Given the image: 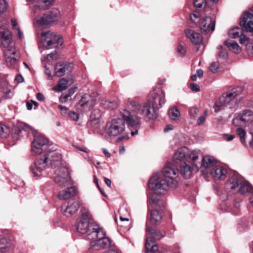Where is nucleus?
Returning a JSON list of instances; mask_svg holds the SVG:
<instances>
[{
    "mask_svg": "<svg viewBox=\"0 0 253 253\" xmlns=\"http://www.w3.org/2000/svg\"><path fill=\"white\" fill-rule=\"evenodd\" d=\"M80 207L78 201L69 202L67 206H62L61 211L67 217H70L75 214Z\"/></svg>",
    "mask_w": 253,
    "mask_h": 253,
    "instance_id": "20",
    "label": "nucleus"
},
{
    "mask_svg": "<svg viewBox=\"0 0 253 253\" xmlns=\"http://www.w3.org/2000/svg\"><path fill=\"white\" fill-rule=\"evenodd\" d=\"M207 116V111H205L204 112V114H203V115H202V116H201L198 120H197V124L199 125V126H200L202 124H203L204 123V122H205V120H206V117Z\"/></svg>",
    "mask_w": 253,
    "mask_h": 253,
    "instance_id": "48",
    "label": "nucleus"
},
{
    "mask_svg": "<svg viewBox=\"0 0 253 253\" xmlns=\"http://www.w3.org/2000/svg\"><path fill=\"white\" fill-rule=\"evenodd\" d=\"M42 38L43 45L47 49L58 47L63 44V41L60 35H57L51 32L42 33Z\"/></svg>",
    "mask_w": 253,
    "mask_h": 253,
    "instance_id": "9",
    "label": "nucleus"
},
{
    "mask_svg": "<svg viewBox=\"0 0 253 253\" xmlns=\"http://www.w3.org/2000/svg\"><path fill=\"white\" fill-rule=\"evenodd\" d=\"M147 231L148 232L147 239L151 238L155 243V240H160L164 236L160 231L154 229H149L147 227Z\"/></svg>",
    "mask_w": 253,
    "mask_h": 253,
    "instance_id": "31",
    "label": "nucleus"
},
{
    "mask_svg": "<svg viewBox=\"0 0 253 253\" xmlns=\"http://www.w3.org/2000/svg\"><path fill=\"white\" fill-rule=\"evenodd\" d=\"M89 123L90 125L94 128L98 129L101 126V120L90 119Z\"/></svg>",
    "mask_w": 253,
    "mask_h": 253,
    "instance_id": "43",
    "label": "nucleus"
},
{
    "mask_svg": "<svg viewBox=\"0 0 253 253\" xmlns=\"http://www.w3.org/2000/svg\"><path fill=\"white\" fill-rule=\"evenodd\" d=\"M223 138L225 141H230L235 138V135L233 134H225L223 135Z\"/></svg>",
    "mask_w": 253,
    "mask_h": 253,
    "instance_id": "55",
    "label": "nucleus"
},
{
    "mask_svg": "<svg viewBox=\"0 0 253 253\" xmlns=\"http://www.w3.org/2000/svg\"><path fill=\"white\" fill-rule=\"evenodd\" d=\"M122 116V114H121ZM114 118L108 121L105 125V131L106 135L110 138L118 137L117 142H119L123 139H127V137L125 133L126 131L125 122L124 118ZM127 123V122H126Z\"/></svg>",
    "mask_w": 253,
    "mask_h": 253,
    "instance_id": "3",
    "label": "nucleus"
},
{
    "mask_svg": "<svg viewBox=\"0 0 253 253\" xmlns=\"http://www.w3.org/2000/svg\"><path fill=\"white\" fill-rule=\"evenodd\" d=\"M191 161L180 164V173L185 179L190 178L193 173V167L191 166Z\"/></svg>",
    "mask_w": 253,
    "mask_h": 253,
    "instance_id": "23",
    "label": "nucleus"
},
{
    "mask_svg": "<svg viewBox=\"0 0 253 253\" xmlns=\"http://www.w3.org/2000/svg\"><path fill=\"white\" fill-rule=\"evenodd\" d=\"M54 0H42L38 6L41 9L45 10L48 8Z\"/></svg>",
    "mask_w": 253,
    "mask_h": 253,
    "instance_id": "40",
    "label": "nucleus"
},
{
    "mask_svg": "<svg viewBox=\"0 0 253 253\" xmlns=\"http://www.w3.org/2000/svg\"><path fill=\"white\" fill-rule=\"evenodd\" d=\"M199 78H202L203 76V71L201 69H198L196 71V74Z\"/></svg>",
    "mask_w": 253,
    "mask_h": 253,
    "instance_id": "63",
    "label": "nucleus"
},
{
    "mask_svg": "<svg viewBox=\"0 0 253 253\" xmlns=\"http://www.w3.org/2000/svg\"><path fill=\"white\" fill-rule=\"evenodd\" d=\"M71 96L68 93L63 94L60 97V100L62 103H65L67 100L70 99Z\"/></svg>",
    "mask_w": 253,
    "mask_h": 253,
    "instance_id": "52",
    "label": "nucleus"
},
{
    "mask_svg": "<svg viewBox=\"0 0 253 253\" xmlns=\"http://www.w3.org/2000/svg\"><path fill=\"white\" fill-rule=\"evenodd\" d=\"M200 14L197 11H194L190 15V19L193 22L197 23L200 19Z\"/></svg>",
    "mask_w": 253,
    "mask_h": 253,
    "instance_id": "45",
    "label": "nucleus"
},
{
    "mask_svg": "<svg viewBox=\"0 0 253 253\" xmlns=\"http://www.w3.org/2000/svg\"><path fill=\"white\" fill-rule=\"evenodd\" d=\"M68 115L74 121H77L79 119L78 114L75 112L70 111L69 112Z\"/></svg>",
    "mask_w": 253,
    "mask_h": 253,
    "instance_id": "53",
    "label": "nucleus"
},
{
    "mask_svg": "<svg viewBox=\"0 0 253 253\" xmlns=\"http://www.w3.org/2000/svg\"><path fill=\"white\" fill-rule=\"evenodd\" d=\"M199 112V109L197 108L193 107L189 110L190 116L193 118H195Z\"/></svg>",
    "mask_w": 253,
    "mask_h": 253,
    "instance_id": "50",
    "label": "nucleus"
},
{
    "mask_svg": "<svg viewBox=\"0 0 253 253\" xmlns=\"http://www.w3.org/2000/svg\"><path fill=\"white\" fill-rule=\"evenodd\" d=\"M169 115L172 120H177L180 116V112L176 107H173L169 111Z\"/></svg>",
    "mask_w": 253,
    "mask_h": 253,
    "instance_id": "36",
    "label": "nucleus"
},
{
    "mask_svg": "<svg viewBox=\"0 0 253 253\" xmlns=\"http://www.w3.org/2000/svg\"><path fill=\"white\" fill-rule=\"evenodd\" d=\"M9 247V243L6 239H0V253H6Z\"/></svg>",
    "mask_w": 253,
    "mask_h": 253,
    "instance_id": "35",
    "label": "nucleus"
},
{
    "mask_svg": "<svg viewBox=\"0 0 253 253\" xmlns=\"http://www.w3.org/2000/svg\"><path fill=\"white\" fill-rule=\"evenodd\" d=\"M165 92L159 88L151 91L147 102L142 104L131 99L126 102V108L121 111L127 124L136 126L140 124V119L154 120L157 118V111L165 103Z\"/></svg>",
    "mask_w": 253,
    "mask_h": 253,
    "instance_id": "1",
    "label": "nucleus"
},
{
    "mask_svg": "<svg viewBox=\"0 0 253 253\" xmlns=\"http://www.w3.org/2000/svg\"><path fill=\"white\" fill-rule=\"evenodd\" d=\"M72 64L71 63L56 64L55 67V73L58 77H62L66 73L71 72L72 69Z\"/></svg>",
    "mask_w": 253,
    "mask_h": 253,
    "instance_id": "25",
    "label": "nucleus"
},
{
    "mask_svg": "<svg viewBox=\"0 0 253 253\" xmlns=\"http://www.w3.org/2000/svg\"><path fill=\"white\" fill-rule=\"evenodd\" d=\"M45 155L49 166L53 169L65 167L62 165V156L60 153L56 151H50Z\"/></svg>",
    "mask_w": 253,
    "mask_h": 253,
    "instance_id": "17",
    "label": "nucleus"
},
{
    "mask_svg": "<svg viewBox=\"0 0 253 253\" xmlns=\"http://www.w3.org/2000/svg\"><path fill=\"white\" fill-rule=\"evenodd\" d=\"M189 158L195 167L198 169L202 168H207L212 166L214 163L213 157L210 156H203L200 150H193Z\"/></svg>",
    "mask_w": 253,
    "mask_h": 253,
    "instance_id": "8",
    "label": "nucleus"
},
{
    "mask_svg": "<svg viewBox=\"0 0 253 253\" xmlns=\"http://www.w3.org/2000/svg\"><path fill=\"white\" fill-rule=\"evenodd\" d=\"M76 195V189L74 187H70L67 189L59 191L58 197L62 200L69 199Z\"/></svg>",
    "mask_w": 253,
    "mask_h": 253,
    "instance_id": "26",
    "label": "nucleus"
},
{
    "mask_svg": "<svg viewBox=\"0 0 253 253\" xmlns=\"http://www.w3.org/2000/svg\"><path fill=\"white\" fill-rule=\"evenodd\" d=\"M185 35L187 38L194 44H199L202 42L203 38L199 33L194 30L187 29L185 31Z\"/></svg>",
    "mask_w": 253,
    "mask_h": 253,
    "instance_id": "24",
    "label": "nucleus"
},
{
    "mask_svg": "<svg viewBox=\"0 0 253 253\" xmlns=\"http://www.w3.org/2000/svg\"><path fill=\"white\" fill-rule=\"evenodd\" d=\"M211 173L214 178L216 179H224L227 173V170L222 166H216L211 171Z\"/></svg>",
    "mask_w": 253,
    "mask_h": 253,
    "instance_id": "27",
    "label": "nucleus"
},
{
    "mask_svg": "<svg viewBox=\"0 0 253 253\" xmlns=\"http://www.w3.org/2000/svg\"><path fill=\"white\" fill-rule=\"evenodd\" d=\"M192 152V151H190L188 148L186 147L180 148L175 153L174 158L175 162L176 163L183 164L189 161H191L189 155Z\"/></svg>",
    "mask_w": 253,
    "mask_h": 253,
    "instance_id": "19",
    "label": "nucleus"
},
{
    "mask_svg": "<svg viewBox=\"0 0 253 253\" xmlns=\"http://www.w3.org/2000/svg\"><path fill=\"white\" fill-rule=\"evenodd\" d=\"M236 131L237 133V134L240 137L241 141L242 143L244 145H245L246 143L245 141V137L246 135V132L241 127H239L236 129Z\"/></svg>",
    "mask_w": 253,
    "mask_h": 253,
    "instance_id": "41",
    "label": "nucleus"
},
{
    "mask_svg": "<svg viewBox=\"0 0 253 253\" xmlns=\"http://www.w3.org/2000/svg\"><path fill=\"white\" fill-rule=\"evenodd\" d=\"M7 23V20L4 18L1 17L0 21V45L3 47L7 48L4 51L5 61L8 65H12L18 60L19 53L15 48L9 46L11 42L10 32L8 29L2 28Z\"/></svg>",
    "mask_w": 253,
    "mask_h": 253,
    "instance_id": "2",
    "label": "nucleus"
},
{
    "mask_svg": "<svg viewBox=\"0 0 253 253\" xmlns=\"http://www.w3.org/2000/svg\"><path fill=\"white\" fill-rule=\"evenodd\" d=\"M60 11L58 9L54 8L52 9L48 15L50 16L51 19L53 20V22H54L57 20L60 16Z\"/></svg>",
    "mask_w": 253,
    "mask_h": 253,
    "instance_id": "42",
    "label": "nucleus"
},
{
    "mask_svg": "<svg viewBox=\"0 0 253 253\" xmlns=\"http://www.w3.org/2000/svg\"><path fill=\"white\" fill-rule=\"evenodd\" d=\"M37 22L41 25H47L52 23L53 20L51 19L50 16L47 14L39 17L37 19Z\"/></svg>",
    "mask_w": 253,
    "mask_h": 253,
    "instance_id": "33",
    "label": "nucleus"
},
{
    "mask_svg": "<svg viewBox=\"0 0 253 253\" xmlns=\"http://www.w3.org/2000/svg\"><path fill=\"white\" fill-rule=\"evenodd\" d=\"M218 55L219 57H221L223 59H225L228 56L227 52L225 49L219 51Z\"/></svg>",
    "mask_w": 253,
    "mask_h": 253,
    "instance_id": "56",
    "label": "nucleus"
},
{
    "mask_svg": "<svg viewBox=\"0 0 253 253\" xmlns=\"http://www.w3.org/2000/svg\"><path fill=\"white\" fill-rule=\"evenodd\" d=\"M215 21L211 17L206 16L202 21L200 29L203 32H207L211 30L213 31L215 28Z\"/></svg>",
    "mask_w": 253,
    "mask_h": 253,
    "instance_id": "21",
    "label": "nucleus"
},
{
    "mask_svg": "<svg viewBox=\"0 0 253 253\" xmlns=\"http://www.w3.org/2000/svg\"><path fill=\"white\" fill-rule=\"evenodd\" d=\"M149 204H152V207L155 209H157V207L161 208L162 202L160 201L156 195H152L148 201Z\"/></svg>",
    "mask_w": 253,
    "mask_h": 253,
    "instance_id": "37",
    "label": "nucleus"
},
{
    "mask_svg": "<svg viewBox=\"0 0 253 253\" xmlns=\"http://www.w3.org/2000/svg\"><path fill=\"white\" fill-rule=\"evenodd\" d=\"M146 253H156L158 250V245L151 238L146 239L145 243Z\"/></svg>",
    "mask_w": 253,
    "mask_h": 253,
    "instance_id": "30",
    "label": "nucleus"
},
{
    "mask_svg": "<svg viewBox=\"0 0 253 253\" xmlns=\"http://www.w3.org/2000/svg\"><path fill=\"white\" fill-rule=\"evenodd\" d=\"M253 13L245 12L241 17L240 22L241 26L245 28L246 31L253 32V7L251 9Z\"/></svg>",
    "mask_w": 253,
    "mask_h": 253,
    "instance_id": "18",
    "label": "nucleus"
},
{
    "mask_svg": "<svg viewBox=\"0 0 253 253\" xmlns=\"http://www.w3.org/2000/svg\"><path fill=\"white\" fill-rule=\"evenodd\" d=\"M50 167L45 155L42 158H38L36 160L35 164L31 165L30 169L34 176H40L42 175V171L46 168Z\"/></svg>",
    "mask_w": 253,
    "mask_h": 253,
    "instance_id": "15",
    "label": "nucleus"
},
{
    "mask_svg": "<svg viewBox=\"0 0 253 253\" xmlns=\"http://www.w3.org/2000/svg\"><path fill=\"white\" fill-rule=\"evenodd\" d=\"M186 50L185 47L181 44H179L177 46V52L181 56H183L185 54Z\"/></svg>",
    "mask_w": 253,
    "mask_h": 253,
    "instance_id": "47",
    "label": "nucleus"
},
{
    "mask_svg": "<svg viewBox=\"0 0 253 253\" xmlns=\"http://www.w3.org/2000/svg\"><path fill=\"white\" fill-rule=\"evenodd\" d=\"M87 237L90 240V247L94 250H99L111 246L110 239L106 237L103 230L97 226L92 229V231L87 235Z\"/></svg>",
    "mask_w": 253,
    "mask_h": 253,
    "instance_id": "5",
    "label": "nucleus"
},
{
    "mask_svg": "<svg viewBox=\"0 0 253 253\" xmlns=\"http://www.w3.org/2000/svg\"><path fill=\"white\" fill-rule=\"evenodd\" d=\"M224 43L230 50L235 53H238L241 51L240 46L237 42L234 41L228 40L225 42Z\"/></svg>",
    "mask_w": 253,
    "mask_h": 253,
    "instance_id": "32",
    "label": "nucleus"
},
{
    "mask_svg": "<svg viewBox=\"0 0 253 253\" xmlns=\"http://www.w3.org/2000/svg\"><path fill=\"white\" fill-rule=\"evenodd\" d=\"M7 3L5 0H0V14L3 13L6 9Z\"/></svg>",
    "mask_w": 253,
    "mask_h": 253,
    "instance_id": "46",
    "label": "nucleus"
},
{
    "mask_svg": "<svg viewBox=\"0 0 253 253\" xmlns=\"http://www.w3.org/2000/svg\"><path fill=\"white\" fill-rule=\"evenodd\" d=\"M10 133V128L6 125L0 123V138H6Z\"/></svg>",
    "mask_w": 253,
    "mask_h": 253,
    "instance_id": "34",
    "label": "nucleus"
},
{
    "mask_svg": "<svg viewBox=\"0 0 253 253\" xmlns=\"http://www.w3.org/2000/svg\"><path fill=\"white\" fill-rule=\"evenodd\" d=\"M240 43L241 44L244 43L246 42H248L249 40V38H248L245 35L243 34V32L240 36Z\"/></svg>",
    "mask_w": 253,
    "mask_h": 253,
    "instance_id": "54",
    "label": "nucleus"
},
{
    "mask_svg": "<svg viewBox=\"0 0 253 253\" xmlns=\"http://www.w3.org/2000/svg\"><path fill=\"white\" fill-rule=\"evenodd\" d=\"M48 140L42 134H37L32 144V151L36 155L41 154L48 147Z\"/></svg>",
    "mask_w": 253,
    "mask_h": 253,
    "instance_id": "11",
    "label": "nucleus"
},
{
    "mask_svg": "<svg viewBox=\"0 0 253 253\" xmlns=\"http://www.w3.org/2000/svg\"><path fill=\"white\" fill-rule=\"evenodd\" d=\"M56 58V54L54 53H51L47 55V59L49 61H52Z\"/></svg>",
    "mask_w": 253,
    "mask_h": 253,
    "instance_id": "59",
    "label": "nucleus"
},
{
    "mask_svg": "<svg viewBox=\"0 0 253 253\" xmlns=\"http://www.w3.org/2000/svg\"><path fill=\"white\" fill-rule=\"evenodd\" d=\"M36 97H37V99L38 100L41 101H43L45 98L43 94L41 93H38L37 94Z\"/></svg>",
    "mask_w": 253,
    "mask_h": 253,
    "instance_id": "61",
    "label": "nucleus"
},
{
    "mask_svg": "<svg viewBox=\"0 0 253 253\" xmlns=\"http://www.w3.org/2000/svg\"><path fill=\"white\" fill-rule=\"evenodd\" d=\"M193 3L197 8L205 7L206 5L205 0H194Z\"/></svg>",
    "mask_w": 253,
    "mask_h": 253,
    "instance_id": "44",
    "label": "nucleus"
},
{
    "mask_svg": "<svg viewBox=\"0 0 253 253\" xmlns=\"http://www.w3.org/2000/svg\"><path fill=\"white\" fill-rule=\"evenodd\" d=\"M166 180L170 182L171 185L177 187L178 185L179 177L178 176V170L173 165L165 167L161 174Z\"/></svg>",
    "mask_w": 253,
    "mask_h": 253,
    "instance_id": "10",
    "label": "nucleus"
},
{
    "mask_svg": "<svg viewBox=\"0 0 253 253\" xmlns=\"http://www.w3.org/2000/svg\"><path fill=\"white\" fill-rule=\"evenodd\" d=\"M31 130L32 128L29 125L25 124H21L14 127L11 133V136L14 141H16L18 139L20 134L22 133L23 131L29 132Z\"/></svg>",
    "mask_w": 253,
    "mask_h": 253,
    "instance_id": "22",
    "label": "nucleus"
},
{
    "mask_svg": "<svg viewBox=\"0 0 253 253\" xmlns=\"http://www.w3.org/2000/svg\"><path fill=\"white\" fill-rule=\"evenodd\" d=\"M190 89L193 91H195V92L199 91L200 90V86L198 84H194V83L190 84Z\"/></svg>",
    "mask_w": 253,
    "mask_h": 253,
    "instance_id": "57",
    "label": "nucleus"
},
{
    "mask_svg": "<svg viewBox=\"0 0 253 253\" xmlns=\"http://www.w3.org/2000/svg\"><path fill=\"white\" fill-rule=\"evenodd\" d=\"M96 100V93L93 92L91 94L85 93L82 96L78 104L83 107L85 111H87L95 105Z\"/></svg>",
    "mask_w": 253,
    "mask_h": 253,
    "instance_id": "16",
    "label": "nucleus"
},
{
    "mask_svg": "<svg viewBox=\"0 0 253 253\" xmlns=\"http://www.w3.org/2000/svg\"><path fill=\"white\" fill-rule=\"evenodd\" d=\"M73 82V80L71 78H62L59 80L57 85L54 87L53 89L58 91H62L65 90Z\"/></svg>",
    "mask_w": 253,
    "mask_h": 253,
    "instance_id": "28",
    "label": "nucleus"
},
{
    "mask_svg": "<svg viewBox=\"0 0 253 253\" xmlns=\"http://www.w3.org/2000/svg\"><path fill=\"white\" fill-rule=\"evenodd\" d=\"M219 67V65L218 63H213L211 64L210 70L211 72L214 73L217 71L218 68Z\"/></svg>",
    "mask_w": 253,
    "mask_h": 253,
    "instance_id": "51",
    "label": "nucleus"
},
{
    "mask_svg": "<svg viewBox=\"0 0 253 253\" xmlns=\"http://www.w3.org/2000/svg\"><path fill=\"white\" fill-rule=\"evenodd\" d=\"M15 81L17 84L22 83L24 81V78L21 75H17L15 78Z\"/></svg>",
    "mask_w": 253,
    "mask_h": 253,
    "instance_id": "58",
    "label": "nucleus"
},
{
    "mask_svg": "<svg viewBox=\"0 0 253 253\" xmlns=\"http://www.w3.org/2000/svg\"><path fill=\"white\" fill-rule=\"evenodd\" d=\"M246 127H248L251 131V134H252V133H253V121H252V123L250 124V125H248Z\"/></svg>",
    "mask_w": 253,
    "mask_h": 253,
    "instance_id": "64",
    "label": "nucleus"
},
{
    "mask_svg": "<svg viewBox=\"0 0 253 253\" xmlns=\"http://www.w3.org/2000/svg\"><path fill=\"white\" fill-rule=\"evenodd\" d=\"M11 22L13 29L16 30L17 28H19L17 26V23L16 22V20L14 18H12L11 19Z\"/></svg>",
    "mask_w": 253,
    "mask_h": 253,
    "instance_id": "60",
    "label": "nucleus"
},
{
    "mask_svg": "<svg viewBox=\"0 0 253 253\" xmlns=\"http://www.w3.org/2000/svg\"><path fill=\"white\" fill-rule=\"evenodd\" d=\"M253 121V112L251 110H245L239 113L233 119L234 125L239 126L246 127Z\"/></svg>",
    "mask_w": 253,
    "mask_h": 253,
    "instance_id": "12",
    "label": "nucleus"
},
{
    "mask_svg": "<svg viewBox=\"0 0 253 253\" xmlns=\"http://www.w3.org/2000/svg\"><path fill=\"white\" fill-rule=\"evenodd\" d=\"M8 92H9V90H5L4 88L3 90L0 88V103H1L3 99L7 98L6 95Z\"/></svg>",
    "mask_w": 253,
    "mask_h": 253,
    "instance_id": "49",
    "label": "nucleus"
},
{
    "mask_svg": "<svg viewBox=\"0 0 253 253\" xmlns=\"http://www.w3.org/2000/svg\"><path fill=\"white\" fill-rule=\"evenodd\" d=\"M148 186L157 194H165L169 189L176 188L161 174L152 176L149 181Z\"/></svg>",
    "mask_w": 253,
    "mask_h": 253,
    "instance_id": "6",
    "label": "nucleus"
},
{
    "mask_svg": "<svg viewBox=\"0 0 253 253\" xmlns=\"http://www.w3.org/2000/svg\"><path fill=\"white\" fill-rule=\"evenodd\" d=\"M102 151L106 157L110 158L111 157L110 153L108 152V151L106 149L103 148Z\"/></svg>",
    "mask_w": 253,
    "mask_h": 253,
    "instance_id": "62",
    "label": "nucleus"
},
{
    "mask_svg": "<svg viewBox=\"0 0 253 253\" xmlns=\"http://www.w3.org/2000/svg\"><path fill=\"white\" fill-rule=\"evenodd\" d=\"M241 92L239 87L232 88L222 94L214 105L215 112H218L225 109H231L237 104L238 96Z\"/></svg>",
    "mask_w": 253,
    "mask_h": 253,
    "instance_id": "4",
    "label": "nucleus"
},
{
    "mask_svg": "<svg viewBox=\"0 0 253 253\" xmlns=\"http://www.w3.org/2000/svg\"><path fill=\"white\" fill-rule=\"evenodd\" d=\"M163 211V208H161L160 210L154 209L151 212V222L155 224H159L160 223L162 215L161 211Z\"/></svg>",
    "mask_w": 253,
    "mask_h": 253,
    "instance_id": "29",
    "label": "nucleus"
},
{
    "mask_svg": "<svg viewBox=\"0 0 253 253\" xmlns=\"http://www.w3.org/2000/svg\"><path fill=\"white\" fill-rule=\"evenodd\" d=\"M242 33L243 30L241 29L236 27L230 30L229 32V36L232 38L236 39L239 38Z\"/></svg>",
    "mask_w": 253,
    "mask_h": 253,
    "instance_id": "38",
    "label": "nucleus"
},
{
    "mask_svg": "<svg viewBox=\"0 0 253 253\" xmlns=\"http://www.w3.org/2000/svg\"><path fill=\"white\" fill-rule=\"evenodd\" d=\"M239 187L238 191L242 195L251 192L253 187L247 181L244 180L240 176L234 174L226 184V188L232 190Z\"/></svg>",
    "mask_w": 253,
    "mask_h": 253,
    "instance_id": "7",
    "label": "nucleus"
},
{
    "mask_svg": "<svg viewBox=\"0 0 253 253\" xmlns=\"http://www.w3.org/2000/svg\"><path fill=\"white\" fill-rule=\"evenodd\" d=\"M102 116L101 111L98 108L93 109L90 115V119L101 120Z\"/></svg>",
    "mask_w": 253,
    "mask_h": 253,
    "instance_id": "39",
    "label": "nucleus"
},
{
    "mask_svg": "<svg viewBox=\"0 0 253 253\" xmlns=\"http://www.w3.org/2000/svg\"><path fill=\"white\" fill-rule=\"evenodd\" d=\"M82 216L78 219L76 225L77 229L81 234H85L87 232L89 228V222L91 217L89 212L83 208L82 209Z\"/></svg>",
    "mask_w": 253,
    "mask_h": 253,
    "instance_id": "14",
    "label": "nucleus"
},
{
    "mask_svg": "<svg viewBox=\"0 0 253 253\" xmlns=\"http://www.w3.org/2000/svg\"><path fill=\"white\" fill-rule=\"evenodd\" d=\"M54 173V181L59 186L65 187L70 184V178L68 169L66 167L58 168L55 170Z\"/></svg>",
    "mask_w": 253,
    "mask_h": 253,
    "instance_id": "13",
    "label": "nucleus"
}]
</instances>
